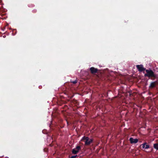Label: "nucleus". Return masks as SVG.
Masks as SVG:
<instances>
[{
	"label": "nucleus",
	"instance_id": "nucleus-1",
	"mask_svg": "<svg viewBox=\"0 0 158 158\" xmlns=\"http://www.w3.org/2000/svg\"><path fill=\"white\" fill-rule=\"evenodd\" d=\"M81 141L85 142V145H88L92 142V140L91 139H89L88 137L84 136L81 139Z\"/></svg>",
	"mask_w": 158,
	"mask_h": 158
},
{
	"label": "nucleus",
	"instance_id": "nucleus-2",
	"mask_svg": "<svg viewBox=\"0 0 158 158\" xmlns=\"http://www.w3.org/2000/svg\"><path fill=\"white\" fill-rule=\"evenodd\" d=\"M146 71L147 73L145 74V76L148 77H154L155 76L152 70L147 69L146 70Z\"/></svg>",
	"mask_w": 158,
	"mask_h": 158
},
{
	"label": "nucleus",
	"instance_id": "nucleus-3",
	"mask_svg": "<svg viewBox=\"0 0 158 158\" xmlns=\"http://www.w3.org/2000/svg\"><path fill=\"white\" fill-rule=\"evenodd\" d=\"M81 149V148L80 146H77L75 148L73 149L72 152L73 154H77Z\"/></svg>",
	"mask_w": 158,
	"mask_h": 158
},
{
	"label": "nucleus",
	"instance_id": "nucleus-4",
	"mask_svg": "<svg viewBox=\"0 0 158 158\" xmlns=\"http://www.w3.org/2000/svg\"><path fill=\"white\" fill-rule=\"evenodd\" d=\"M136 67L140 72H142L145 70V69L143 67V65L141 64L136 65Z\"/></svg>",
	"mask_w": 158,
	"mask_h": 158
},
{
	"label": "nucleus",
	"instance_id": "nucleus-5",
	"mask_svg": "<svg viewBox=\"0 0 158 158\" xmlns=\"http://www.w3.org/2000/svg\"><path fill=\"white\" fill-rule=\"evenodd\" d=\"M129 140L131 143H136L138 142V139H134L133 138H130Z\"/></svg>",
	"mask_w": 158,
	"mask_h": 158
},
{
	"label": "nucleus",
	"instance_id": "nucleus-6",
	"mask_svg": "<svg viewBox=\"0 0 158 158\" xmlns=\"http://www.w3.org/2000/svg\"><path fill=\"white\" fill-rule=\"evenodd\" d=\"M147 143H144L141 144L140 146H142L143 148L148 149L149 148V145L147 144Z\"/></svg>",
	"mask_w": 158,
	"mask_h": 158
},
{
	"label": "nucleus",
	"instance_id": "nucleus-7",
	"mask_svg": "<svg viewBox=\"0 0 158 158\" xmlns=\"http://www.w3.org/2000/svg\"><path fill=\"white\" fill-rule=\"evenodd\" d=\"M91 72L92 73H95L97 72L98 69H95L94 67H91L90 69Z\"/></svg>",
	"mask_w": 158,
	"mask_h": 158
},
{
	"label": "nucleus",
	"instance_id": "nucleus-8",
	"mask_svg": "<svg viewBox=\"0 0 158 158\" xmlns=\"http://www.w3.org/2000/svg\"><path fill=\"white\" fill-rule=\"evenodd\" d=\"M157 84V83L156 82H153L151 83L150 87L151 88H153Z\"/></svg>",
	"mask_w": 158,
	"mask_h": 158
},
{
	"label": "nucleus",
	"instance_id": "nucleus-9",
	"mask_svg": "<svg viewBox=\"0 0 158 158\" xmlns=\"http://www.w3.org/2000/svg\"><path fill=\"white\" fill-rule=\"evenodd\" d=\"M154 147L157 150H158V144L156 143L154 144Z\"/></svg>",
	"mask_w": 158,
	"mask_h": 158
},
{
	"label": "nucleus",
	"instance_id": "nucleus-10",
	"mask_svg": "<svg viewBox=\"0 0 158 158\" xmlns=\"http://www.w3.org/2000/svg\"><path fill=\"white\" fill-rule=\"evenodd\" d=\"M71 82H72L74 84H75L77 82V80H75V81H71Z\"/></svg>",
	"mask_w": 158,
	"mask_h": 158
},
{
	"label": "nucleus",
	"instance_id": "nucleus-11",
	"mask_svg": "<svg viewBox=\"0 0 158 158\" xmlns=\"http://www.w3.org/2000/svg\"><path fill=\"white\" fill-rule=\"evenodd\" d=\"M77 155L72 156L70 158H75Z\"/></svg>",
	"mask_w": 158,
	"mask_h": 158
},
{
	"label": "nucleus",
	"instance_id": "nucleus-12",
	"mask_svg": "<svg viewBox=\"0 0 158 158\" xmlns=\"http://www.w3.org/2000/svg\"><path fill=\"white\" fill-rule=\"evenodd\" d=\"M36 11H36V10H35V9H34V10H32V12H33V13H35L36 12Z\"/></svg>",
	"mask_w": 158,
	"mask_h": 158
},
{
	"label": "nucleus",
	"instance_id": "nucleus-13",
	"mask_svg": "<svg viewBox=\"0 0 158 158\" xmlns=\"http://www.w3.org/2000/svg\"><path fill=\"white\" fill-rule=\"evenodd\" d=\"M0 4L1 5H2V0H0Z\"/></svg>",
	"mask_w": 158,
	"mask_h": 158
},
{
	"label": "nucleus",
	"instance_id": "nucleus-14",
	"mask_svg": "<svg viewBox=\"0 0 158 158\" xmlns=\"http://www.w3.org/2000/svg\"><path fill=\"white\" fill-rule=\"evenodd\" d=\"M5 158H9L8 157H5Z\"/></svg>",
	"mask_w": 158,
	"mask_h": 158
},
{
	"label": "nucleus",
	"instance_id": "nucleus-15",
	"mask_svg": "<svg viewBox=\"0 0 158 158\" xmlns=\"http://www.w3.org/2000/svg\"><path fill=\"white\" fill-rule=\"evenodd\" d=\"M31 5L32 6H33L34 5Z\"/></svg>",
	"mask_w": 158,
	"mask_h": 158
},
{
	"label": "nucleus",
	"instance_id": "nucleus-16",
	"mask_svg": "<svg viewBox=\"0 0 158 158\" xmlns=\"http://www.w3.org/2000/svg\"><path fill=\"white\" fill-rule=\"evenodd\" d=\"M3 37H5V35L3 36Z\"/></svg>",
	"mask_w": 158,
	"mask_h": 158
}]
</instances>
